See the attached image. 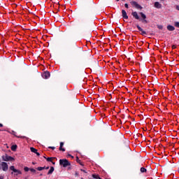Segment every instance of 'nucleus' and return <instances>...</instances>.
Segmentation results:
<instances>
[{"mask_svg":"<svg viewBox=\"0 0 179 179\" xmlns=\"http://www.w3.org/2000/svg\"><path fill=\"white\" fill-rule=\"evenodd\" d=\"M59 164L60 166H62V167H69L71 166V162L68 161L66 159H59Z\"/></svg>","mask_w":179,"mask_h":179,"instance_id":"obj_1","label":"nucleus"},{"mask_svg":"<svg viewBox=\"0 0 179 179\" xmlns=\"http://www.w3.org/2000/svg\"><path fill=\"white\" fill-rule=\"evenodd\" d=\"M130 3L131 5H132V6H135L136 9H139L140 10H142V9H143L142 6L139 5L136 1H131Z\"/></svg>","mask_w":179,"mask_h":179,"instance_id":"obj_2","label":"nucleus"},{"mask_svg":"<svg viewBox=\"0 0 179 179\" xmlns=\"http://www.w3.org/2000/svg\"><path fill=\"white\" fill-rule=\"evenodd\" d=\"M1 168L3 171H8L9 169V166H8V164L6 162H1Z\"/></svg>","mask_w":179,"mask_h":179,"instance_id":"obj_3","label":"nucleus"},{"mask_svg":"<svg viewBox=\"0 0 179 179\" xmlns=\"http://www.w3.org/2000/svg\"><path fill=\"white\" fill-rule=\"evenodd\" d=\"M3 160L4 162H13L15 160L14 157L6 155V157H3Z\"/></svg>","mask_w":179,"mask_h":179,"instance_id":"obj_4","label":"nucleus"},{"mask_svg":"<svg viewBox=\"0 0 179 179\" xmlns=\"http://www.w3.org/2000/svg\"><path fill=\"white\" fill-rule=\"evenodd\" d=\"M50 73L49 71H44L42 73V78H43V79H48V78H50Z\"/></svg>","mask_w":179,"mask_h":179,"instance_id":"obj_5","label":"nucleus"},{"mask_svg":"<svg viewBox=\"0 0 179 179\" xmlns=\"http://www.w3.org/2000/svg\"><path fill=\"white\" fill-rule=\"evenodd\" d=\"M139 15H141L142 17V23H148V20H146V15H145L143 13H139Z\"/></svg>","mask_w":179,"mask_h":179,"instance_id":"obj_6","label":"nucleus"},{"mask_svg":"<svg viewBox=\"0 0 179 179\" xmlns=\"http://www.w3.org/2000/svg\"><path fill=\"white\" fill-rule=\"evenodd\" d=\"M10 170H11L12 171H13L14 173H17V174H22V171H20V170H17L16 169H15L14 166H11L10 167Z\"/></svg>","mask_w":179,"mask_h":179,"instance_id":"obj_7","label":"nucleus"},{"mask_svg":"<svg viewBox=\"0 0 179 179\" xmlns=\"http://www.w3.org/2000/svg\"><path fill=\"white\" fill-rule=\"evenodd\" d=\"M136 27L138 30H139V31H141L142 36H146L148 34L146 31H143V29H141V27L139 25H136Z\"/></svg>","mask_w":179,"mask_h":179,"instance_id":"obj_8","label":"nucleus"},{"mask_svg":"<svg viewBox=\"0 0 179 179\" xmlns=\"http://www.w3.org/2000/svg\"><path fill=\"white\" fill-rule=\"evenodd\" d=\"M131 15L133 16V17H135L136 20H139V15H138V13L136 11L132 12Z\"/></svg>","mask_w":179,"mask_h":179,"instance_id":"obj_9","label":"nucleus"},{"mask_svg":"<svg viewBox=\"0 0 179 179\" xmlns=\"http://www.w3.org/2000/svg\"><path fill=\"white\" fill-rule=\"evenodd\" d=\"M122 16L123 19H128V15L127 14V11H125V10H122Z\"/></svg>","mask_w":179,"mask_h":179,"instance_id":"obj_10","label":"nucleus"},{"mask_svg":"<svg viewBox=\"0 0 179 179\" xmlns=\"http://www.w3.org/2000/svg\"><path fill=\"white\" fill-rule=\"evenodd\" d=\"M155 8H157V9H161L162 8V3L156 1L154 4Z\"/></svg>","mask_w":179,"mask_h":179,"instance_id":"obj_11","label":"nucleus"},{"mask_svg":"<svg viewBox=\"0 0 179 179\" xmlns=\"http://www.w3.org/2000/svg\"><path fill=\"white\" fill-rule=\"evenodd\" d=\"M167 30H169V31H174L176 30V28L172 25H168Z\"/></svg>","mask_w":179,"mask_h":179,"instance_id":"obj_12","label":"nucleus"},{"mask_svg":"<svg viewBox=\"0 0 179 179\" xmlns=\"http://www.w3.org/2000/svg\"><path fill=\"white\" fill-rule=\"evenodd\" d=\"M59 150L62 152H65V148H64V142L60 143V146Z\"/></svg>","mask_w":179,"mask_h":179,"instance_id":"obj_13","label":"nucleus"},{"mask_svg":"<svg viewBox=\"0 0 179 179\" xmlns=\"http://www.w3.org/2000/svg\"><path fill=\"white\" fill-rule=\"evenodd\" d=\"M52 173H54V167L53 166L50 167V169L48 172V175L50 176V174H51Z\"/></svg>","mask_w":179,"mask_h":179,"instance_id":"obj_14","label":"nucleus"},{"mask_svg":"<svg viewBox=\"0 0 179 179\" xmlns=\"http://www.w3.org/2000/svg\"><path fill=\"white\" fill-rule=\"evenodd\" d=\"M16 149H17V145H14L11 146V150H13V152H15Z\"/></svg>","mask_w":179,"mask_h":179,"instance_id":"obj_15","label":"nucleus"},{"mask_svg":"<svg viewBox=\"0 0 179 179\" xmlns=\"http://www.w3.org/2000/svg\"><path fill=\"white\" fill-rule=\"evenodd\" d=\"M15 136H16V138H20L21 139H27V137L24 136H16L15 134H14Z\"/></svg>","mask_w":179,"mask_h":179,"instance_id":"obj_16","label":"nucleus"},{"mask_svg":"<svg viewBox=\"0 0 179 179\" xmlns=\"http://www.w3.org/2000/svg\"><path fill=\"white\" fill-rule=\"evenodd\" d=\"M31 152H32L33 153H37V149L31 147Z\"/></svg>","mask_w":179,"mask_h":179,"instance_id":"obj_17","label":"nucleus"},{"mask_svg":"<svg viewBox=\"0 0 179 179\" xmlns=\"http://www.w3.org/2000/svg\"><path fill=\"white\" fill-rule=\"evenodd\" d=\"M76 162L77 163H79V164H80L81 166H83V164H82V162L80 161V159H79V157H78L76 158Z\"/></svg>","mask_w":179,"mask_h":179,"instance_id":"obj_18","label":"nucleus"},{"mask_svg":"<svg viewBox=\"0 0 179 179\" xmlns=\"http://www.w3.org/2000/svg\"><path fill=\"white\" fill-rule=\"evenodd\" d=\"M147 170L145 168H141V173H146Z\"/></svg>","mask_w":179,"mask_h":179,"instance_id":"obj_19","label":"nucleus"},{"mask_svg":"<svg viewBox=\"0 0 179 179\" xmlns=\"http://www.w3.org/2000/svg\"><path fill=\"white\" fill-rule=\"evenodd\" d=\"M93 178L100 179V176L99 175L93 174L92 175Z\"/></svg>","mask_w":179,"mask_h":179,"instance_id":"obj_20","label":"nucleus"},{"mask_svg":"<svg viewBox=\"0 0 179 179\" xmlns=\"http://www.w3.org/2000/svg\"><path fill=\"white\" fill-rule=\"evenodd\" d=\"M174 26H175V27H178L179 29V22H175Z\"/></svg>","mask_w":179,"mask_h":179,"instance_id":"obj_21","label":"nucleus"},{"mask_svg":"<svg viewBox=\"0 0 179 179\" xmlns=\"http://www.w3.org/2000/svg\"><path fill=\"white\" fill-rule=\"evenodd\" d=\"M54 158H52V157H48L47 159H46V160H47V162H52V159H53Z\"/></svg>","mask_w":179,"mask_h":179,"instance_id":"obj_22","label":"nucleus"},{"mask_svg":"<svg viewBox=\"0 0 179 179\" xmlns=\"http://www.w3.org/2000/svg\"><path fill=\"white\" fill-rule=\"evenodd\" d=\"M37 170H38V171H41V170H44V168H43V167H41V166H39V167L37 168Z\"/></svg>","mask_w":179,"mask_h":179,"instance_id":"obj_23","label":"nucleus"},{"mask_svg":"<svg viewBox=\"0 0 179 179\" xmlns=\"http://www.w3.org/2000/svg\"><path fill=\"white\" fill-rule=\"evenodd\" d=\"M24 171H29V170H30V169H29V167H27V166H25L24 168Z\"/></svg>","mask_w":179,"mask_h":179,"instance_id":"obj_24","label":"nucleus"},{"mask_svg":"<svg viewBox=\"0 0 179 179\" xmlns=\"http://www.w3.org/2000/svg\"><path fill=\"white\" fill-rule=\"evenodd\" d=\"M157 27L159 30H163V27L162 25H157Z\"/></svg>","mask_w":179,"mask_h":179,"instance_id":"obj_25","label":"nucleus"},{"mask_svg":"<svg viewBox=\"0 0 179 179\" xmlns=\"http://www.w3.org/2000/svg\"><path fill=\"white\" fill-rule=\"evenodd\" d=\"M29 170L31 173H36V169H30Z\"/></svg>","mask_w":179,"mask_h":179,"instance_id":"obj_26","label":"nucleus"},{"mask_svg":"<svg viewBox=\"0 0 179 179\" xmlns=\"http://www.w3.org/2000/svg\"><path fill=\"white\" fill-rule=\"evenodd\" d=\"M176 48H177V45H172V50H176Z\"/></svg>","mask_w":179,"mask_h":179,"instance_id":"obj_27","label":"nucleus"},{"mask_svg":"<svg viewBox=\"0 0 179 179\" xmlns=\"http://www.w3.org/2000/svg\"><path fill=\"white\" fill-rule=\"evenodd\" d=\"M124 6H125V8H127V9H128V8H129L128 3H125V4H124Z\"/></svg>","mask_w":179,"mask_h":179,"instance_id":"obj_28","label":"nucleus"},{"mask_svg":"<svg viewBox=\"0 0 179 179\" xmlns=\"http://www.w3.org/2000/svg\"><path fill=\"white\" fill-rule=\"evenodd\" d=\"M49 149H52V150H54L55 149V147H49Z\"/></svg>","mask_w":179,"mask_h":179,"instance_id":"obj_29","label":"nucleus"},{"mask_svg":"<svg viewBox=\"0 0 179 179\" xmlns=\"http://www.w3.org/2000/svg\"><path fill=\"white\" fill-rule=\"evenodd\" d=\"M177 10H179V6H176Z\"/></svg>","mask_w":179,"mask_h":179,"instance_id":"obj_30","label":"nucleus"},{"mask_svg":"<svg viewBox=\"0 0 179 179\" xmlns=\"http://www.w3.org/2000/svg\"><path fill=\"white\" fill-rule=\"evenodd\" d=\"M35 153L37 155V156H40V153L37 152V151Z\"/></svg>","mask_w":179,"mask_h":179,"instance_id":"obj_31","label":"nucleus"},{"mask_svg":"<svg viewBox=\"0 0 179 179\" xmlns=\"http://www.w3.org/2000/svg\"><path fill=\"white\" fill-rule=\"evenodd\" d=\"M2 127H3V124L0 123V128H2Z\"/></svg>","mask_w":179,"mask_h":179,"instance_id":"obj_32","label":"nucleus"},{"mask_svg":"<svg viewBox=\"0 0 179 179\" xmlns=\"http://www.w3.org/2000/svg\"><path fill=\"white\" fill-rule=\"evenodd\" d=\"M81 171H83V173H86V171L83 169H81Z\"/></svg>","mask_w":179,"mask_h":179,"instance_id":"obj_33","label":"nucleus"},{"mask_svg":"<svg viewBox=\"0 0 179 179\" xmlns=\"http://www.w3.org/2000/svg\"><path fill=\"white\" fill-rule=\"evenodd\" d=\"M48 169H50V166H47V167L45 168L46 170H48Z\"/></svg>","mask_w":179,"mask_h":179,"instance_id":"obj_34","label":"nucleus"},{"mask_svg":"<svg viewBox=\"0 0 179 179\" xmlns=\"http://www.w3.org/2000/svg\"><path fill=\"white\" fill-rule=\"evenodd\" d=\"M0 179H3V176H0Z\"/></svg>","mask_w":179,"mask_h":179,"instance_id":"obj_35","label":"nucleus"},{"mask_svg":"<svg viewBox=\"0 0 179 179\" xmlns=\"http://www.w3.org/2000/svg\"><path fill=\"white\" fill-rule=\"evenodd\" d=\"M51 163H52V164H55V162H52V161L51 162Z\"/></svg>","mask_w":179,"mask_h":179,"instance_id":"obj_36","label":"nucleus"},{"mask_svg":"<svg viewBox=\"0 0 179 179\" xmlns=\"http://www.w3.org/2000/svg\"><path fill=\"white\" fill-rule=\"evenodd\" d=\"M0 131H6V130H5V129H4V130H1V129H0Z\"/></svg>","mask_w":179,"mask_h":179,"instance_id":"obj_37","label":"nucleus"},{"mask_svg":"<svg viewBox=\"0 0 179 179\" xmlns=\"http://www.w3.org/2000/svg\"><path fill=\"white\" fill-rule=\"evenodd\" d=\"M43 168H44V170H45V169H46L45 166H44Z\"/></svg>","mask_w":179,"mask_h":179,"instance_id":"obj_38","label":"nucleus"},{"mask_svg":"<svg viewBox=\"0 0 179 179\" xmlns=\"http://www.w3.org/2000/svg\"><path fill=\"white\" fill-rule=\"evenodd\" d=\"M69 170H71V167H69Z\"/></svg>","mask_w":179,"mask_h":179,"instance_id":"obj_39","label":"nucleus"},{"mask_svg":"<svg viewBox=\"0 0 179 179\" xmlns=\"http://www.w3.org/2000/svg\"><path fill=\"white\" fill-rule=\"evenodd\" d=\"M117 2H118V1H120V0H116Z\"/></svg>","mask_w":179,"mask_h":179,"instance_id":"obj_40","label":"nucleus"},{"mask_svg":"<svg viewBox=\"0 0 179 179\" xmlns=\"http://www.w3.org/2000/svg\"><path fill=\"white\" fill-rule=\"evenodd\" d=\"M32 164H34V162H33Z\"/></svg>","mask_w":179,"mask_h":179,"instance_id":"obj_41","label":"nucleus"},{"mask_svg":"<svg viewBox=\"0 0 179 179\" xmlns=\"http://www.w3.org/2000/svg\"><path fill=\"white\" fill-rule=\"evenodd\" d=\"M122 1H125V0H122Z\"/></svg>","mask_w":179,"mask_h":179,"instance_id":"obj_42","label":"nucleus"}]
</instances>
